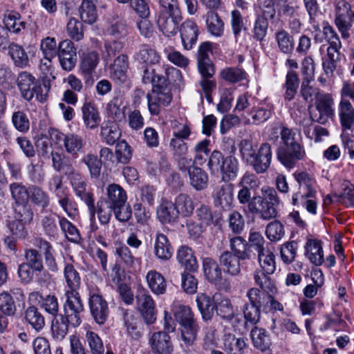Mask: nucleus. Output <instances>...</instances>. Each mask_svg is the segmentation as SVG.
Wrapping results in <instances>:
<instances>
[{
	"instance_id": "nucleus-1",
	"label": "nucleus",
	"mask_w": 354,
	"mask_h": 354,
	"mask_svg": "<svg viewBox=\"0 0 354 354\" xmlns=\"http://www.w3.org/2000/svg\"><path fill=\"white\" fill-rule=\"evenodd\" d=\"M271 131L270 140L277 139L279 133L281 136V142L277 151L278 160L286 167H293L305 156L303 146L296 140L295 133L287 127H274Z\"/></svg>"
},
{
	"instance_id": "nucleus-2",
	"label": "nucleus",
	"mask_w": 354,
	"mask_h": 354,
	"mask_svg": "<svg viewBox=\"0 0 354 354\" xmlns=\"http://www.w3.org/2000/svg\"><path fill=\"white\" fill-rule=\"evenodd\" d=\"M181 19L177 0H159L157 24L165 35L169 37L176 34L178 24Z\"/></svg>"
},
{
	"instance_id": "nucleus-3",
	"label": "nucleus",
	"mask_w": 354,
	"mask_h": 354,
	"mask_svg": "<svg viewBox=\"0 0 354 354\" xmlns=\"http://www.w3.org/2000/svg\"><path fill=\"white\" fill-rule=\"evenodd\" d=\"M230 240L231 251L222 252L218 257V262L223 272L231 276L237 277L241 273V261L250 260V255L247 252L241 250L243 247L240 242L236 241V244Z\"/></svg>"
},
{
	"instance_id": "nucleus-4",
	"label": "nucleus",
	"mask_w": 354,
	"mask_h": 354,
	"mask_svg": "<svg viewBox=\"0 0 354 354\" xmlns=\"http://www.w3.org/2000/svg\"><path fill=\"white\" fill-rule=\"evenodd\" d=\"M246 296L249 301L243 306L242 312L246 323L254 325L260 319L261 308L265 306L266 295L261 290L252 288L248 290Z\"/></svg>"
},
{
	"instance_id": "nucleus-5",
	"label": "nucleus",
	"mask_w": 354,
	"mask_h": 354,
	"mask_svg": "<svg viewBox=\"0 0 354 354\" xmlns=\"http://www.w3.org/2000/svg\"><path fill=\"white\" fill-rule=\"evenodd\" d=\"M65 297L64 313L62 315L70 322L71 326L77 328L82 324V313L84 310L82 299L77 291H66Z\"/></svg>"
},
{
	"instance_id": "nucleus-6",
	"label": "nucleus",
	"mask_w": 354,
	"mask_h": 354,
	"mask_svg": "<svg viewBox=\"0 0 354 354\" xmlns=\"http://www.w3.org/2000/svg\"><path fill=\"white\" fill-rule=\"evenodd\" d=\"M129 68L128 57L127 55H119L112 64V80L115 84V90H118L120 95L124 93L129 88V80L127 76Z\"/></svg>"
},
{
	"instance_id": "nucleus-7",
	"label": "nucleus",
	"mask_w": 354,
	"mask_h": 354,
	"mask_svg": "<svg viewBox=\"0 0 354 354\" xmlns=\"http://www.w3.org/2000/svg\"><path fill=\"white\" fill-rule=\"evenodd\" d=\"M148 109L153 115H158L164 106H168L172 95L169 86L153 87L151 93L147 94Z\"/></svg>"
},
{
	"instance_id": "nucleus-8",
	"label": "nucleus",
	"mask_w": 354,
	"mask_h": 354,
	"mask_svg": "<svg viewBox=\"0 0 354 354\" xmlns=\"http://www.w3.org/2000/svg\"><path fill=\"white\" fill-rule=\"evenodd\" d=\"M65 175L68 177L76 195L85 202L91 212H93L94 209L93 195L86 192V185L82 176L73 167H69L68 171H66Z\"/></svg>"
},
{
	"instance_id": "nucleus-9",
	"label": "nucleus",
	"mask_w": 354,
	"mask_h": 354,
	"mask_svg": "<svg viewBox=\"0 0 354 354\" xmlns=\"http://www.w3.org/2000/svg\"><path fill=\"white\" fill-rule=\"evenodd\" d=\"M333 104V99L330 94L322 95L315 102L317 112L310 115L312 120L324 124L335 115Z\"/></svg>"
},
{
	"instance_id": "nucleus-10",
	"label": "nucleus",
	"mask_w": 354,
	"mask_h": 354,
	"mask_svg": "<svg viewBox=\"0 0 354 354\" xmlns=\"http://www.w3.org/2000/svg\"><path fill=\"white\" fill-rule=\"evenodd\" d=\"M136 298L145 322L148 324H153L156 319L155 303L149 292L145 288L139 289Z\"/></svg>"
},
{
	"instance_id": "nucleus-11",
	"label": "nucleus",
	"mask_w": 354,
	"mask_h": 354,
	"mask_svg": "<svg viewBox=\"0 0 354 354\" xmlns=\"http://www.w3.org/2000/svg\"><path fill=\"white\" fill-rule=\"evenodd\" d=\"M294 178L298 183L299 188L304 189V193L301 192L293 194L292 198V204L297 205L299 203V199L313 197L315 193L314 185L315 179L306 171L295 172Z\"/></svg>"
},
{
	"instance_id": "nucleus-12",
	"label": "nucleus",
	"mask_w": 354,
	"mask_h": 354,
	"mask_svg": "<svg viewBox=\"0 0 354 354\" xmlns=\"http://www.w3.org/2000/svg\"><path fill=\"white\" fill-rule=\"evenodd\" d=\"M57 55L62 68L71 71L75 66L77 62L76 48L74 44L69 39L61 41L58 46Z\"/></svg>"
},
{
	"instance_id": "nucleus-13",
	"label": "nucleus",
	"mask_w": 354,
	"mask_h": 354,
	"mask_svg": "<svg viewBox=\"0 0 354 354\" xmlns=\"http://www.w3.org/2000/svg\"><path fill=\"white\" fill-rule=\"evenodd\" d=\"M230 240L232 243H236V241L240 242V245L243 246L240 250L247 252L250 255V259L254 258L256 256L255 253L253 252L252 249H254L257 254L266 250L264 248V238L259 232H250L248 242L241 236H236L230 239Z\"/></svg>"
},
{
	"instance_id": "nucleus-14",
	"label": "nucleus",
	"mask_w": 354,
	"mask_h": 354,
	"mask_svg": "<svg viewBox=\"0 0 354 354\" xmlns=\"http://www.w3.org/2000/svg\"><path fill=\"white\" fill-rule=\"evenodd\" d=\"M212 52L210 42H203L199 46L197 54L198 68L201 75L205 77H212L215 73L213 63L209 58V54Z\"/></svg>"
},
{
	"instance_id": "nucleus-15",
	"label": "nucleus",
	"mask_w": 354,
	"mask_h": 354,
	"mask_svg": "<svg viewBox=\"0 0 354 354\" xmlns=\"http://www.w3.org/2000/svg\"><path fill=\"white\" fill-rule=\"evenodd\" d=\"M272 157V148L267 142L262 143L257 149L250 166L257 174H263L269 168Z\"/></svg>"
},
{
	"instance_id": "nucleus-16",
	"label": "nucleus",
	"mask_w": 354,
	"mask_h": 354,
	"mask_svg": "<svg viewBox=\"0 0 354 354\" xmlns=\"http://www.w3.org/2000/svg\"><path fill=\"white\" fill-rule=\"evenodd\" d=\"M153 354H172L174 345L167 333L159 331L153 333L149 339Z\"/></svg>"
},
{
	"instance_id": "nucleus-17",
	"label": "nucleus",
	"mask_w": 354,
	"mask_h": 354,
	"mask_svg": "<svg viewBox=\"0 0 354 354\" xmlns=\"http://www.w3.org/2000/svg\"><path fill=\"white\" fill-rule=\"evenodd\" d=\"M233 190L234 185L231 183H224L216 187L212 195L215 206L229 209L234 201Z\"/></svg>"
},
{
	"instance_id": "nucleus-18",
	"label": "nucleus",
	"mask_w": 354,
	"mask_h": 354,
	"mask_svg": "<svg viewBox=\"0 0 354 354\" xmlns=\"http://www.w3.org/2000/svg\"><path fill=\"white\" fill-rule=\"evenodd\" d=\"M88 304L95 321L98 324H103L109 313L107 302L100 295L93 294L90 296Z\"/></svg>"
},
{
	"instance_id": "nucleus-19",
	"label": "nucleus",
	"mask_w": 354,
	"mask_h": 354,
	"mask_svg": "<svg viewBox=\"0 0 354 354\" xmlns=\"http://www.w3.org/2000/svg\"><path fill=\"white\" fill-rule=\"evenodd\" d=\"M180 33L184 48L189 50L197 41L198 27L194 21L187 19L180 25Z\"/></svg>"
},
{
	"instance_id": "nucleus-20",
	"label": "nucleus",
	"mask_w": 354,
	"mask_h": 354,
	"mask_svg": "<svg viewBox=\"0 0 354 354\" xmlns=\"http://www.w3.org/2000/svg\"><path fill=\"white\" fill-rule=\"evenodd\" d=\"M203 270L205 279L212 284H220L223 279V272L220 263L211 257L203 259Z\"/></svg>"
},
{
	"instance_id": "nucleus-21",
	"label": "nucleus",
	"mask_w": 354,
	"mask_h": 354,
	"mask_svg": "<svg viewBox=\"0 0 354 354\" xmlns=\"http://www.w3.org/2000/svg\"><path fill=\"white\" fill-rule=\"evenodd\" d=\"M338 115L344 130H350L354 124V108L351 102L342 97L338 106Z\"/></svg>"
},
{
	"instance_id": "nucleus-22",
	"label": "nucleus",
	"mask_w": 354,
	"mask_h": 354,
	"mask_svg": "<svg viewBox=\"0 0 354 354\" xmlns=\"http://www.w3.org/2000/svg\"><path fill=\"white\" fill-rule=\"evenodd\" d=\"M180 326V337L185 345L184 351L187 353L196 340L200 327L196 320Z\"/></svg>"
},
{
	"instance_id": "nucleus-23",
	"label": "nucleus",
	"mask_w": 354,
	"mask_h": 354,
	"mask_svg": "<svg viewBox=\"0 0 354 354\" xmlns=\"http://www.w3.org/2000/svg\"><path fill=\"white\" fill-rule=\"evenodd\" d=\"M36 80L30 73L23 71L18 75L17 86L24 99L30 101L32 99V89L35 88Z\"/></svg>"
},
{
	"instance_id": "nucleus-24",
	"label": "nucleus",
	"mask_w": 354,
	"mask_h": 354,
	"mask_svg": "<svg viewBox=\"0 0 354 354\" xmlns=\"http://www.w3.org/2000/svg\"><path fill=\"white\" fill-rule=\"evenodd\" d=\"M113 270H115V274L118 275L117 277L113 279V281L117 286L115 291L118 298L126 305H131L134 301V294L131 286L122 281L120 270L119 268L115 266Z\"/></svg>"
},
{
	"instance_id": "nucleus-25",
	"label": "nucleus",
	"mask_w": 354,
	"mask_h": 354,
	"mask_svg": "<svg viewBox=\"0 0 354 354\" xmlns=\"http://www.w3.org/2000/svg\"><path fill=\"white\" fill-rule=\"evenodd\" d=\"M7 50L15 66L24 68L29 66L28 55L22 46L12 42L8 45Z\"/></svg>"
},
{
	"instance_id": "nucleus-26",
	"label": "nucleus",
	"mask_w": 354,
	"mask_h": 354,
	"mask_svg": "<svg viewBox=\"0 0 354 354\" xmlns=\"http://www.w3.org/2000/svg\"><path fill=\"white\" fill-rule=\"evenodd\" d=\"M190 185L196 191L204 190L207 187L209 177L207 172L198 167L188 169Z\"/></svg>"
},
{
	"instance_id": "nucleus-27",
	"label": "nucleus",
	"mask_w": 354,
	"mask_h": 354,
	"mask_svg": "<svg viewBox=\"0 0 354 354\" xmlns=\"http://www.w3.org/2000/svg\"><path fill=\"white\" fill-rule=\"evenodd\" d=\"M84 124L86 128L94 129L97 128L100 122L98 111L91 102H86L82 107Z\"/></svg>"
},
{
	"instance_id": "nucleus-28",
	"label": "nucleus",
	"mask_w": 354,
	"mask_h": 354,
	"mask_svg": "<svg viewBox=\"0 0 354 354\" xmlns=\"http://www.w3.org/2000/svg\"><path fill=\"white\" fill-rule=\"evenodd\" d=\"M24 319L37 333L41 332L45 326L44 316L35 306L26 308L24 312Z\"/></svg>"
},
{
	"instance_id": "nucleus-29",
	"label": "nucleus",
	"mask_w": 354,
	"mask_h": 354,
	"mask_svg": "<svg viewBox=\"0 0 354 354\" xmlns=\"http://www.w3.org/2000/svg\"><path fill=\"white\" fill-rule=\"evenodd\" d=\"M3 23L7 30L14 34H19L26 27V22L21 15L15 11L5 13Z\"/></svg>"
},
{
	"instance_id": "nucleus-30",
	"label": "nucleus",
	"mask_w": 354,
	"mask_h": 354,
	"mask_svg": "<svg viewBox=\"0 0 354 354\" xmlns=\"http://www.w3.org/2000/svg\"><path fill=\"white\" fill-rule=\"evenodd\" d=\"M157 217L162 223L174 222L178 217V211L171 201H162L157 208Z\"/></svg>"
},
{
	"instance_id": "nucleus-31",
	"label": "nucleus",
	"mask_w": 354,
	"mask_h": 354,
	"mask_svg": "<svg viewBox=\"0 0 354 354\" xmlns=\"http://www.w3.org/2000/svg\"><path fill=\"white\" fill-rule=\"evenodd\" d=\"M196 303L202 318L205 321L212 319L216 308V302L212 298L207 294L201 293L196 297Z\"/></svg>"
},
{
	"instance_id": "nucleus-32",
	"label": "nucleus",
	"mask_w": 354,
	"mask_h": 354,
	"mask_svg": "<svg viewBox=\"0 0 354 354\" xmlns=\"http://www.w3.org/2000/svg\"><path fill=\"white\" fill-rule=\"evenodd\" d=\"M177 259L187 270L196 272L198 268V264L194 252L187 246H182L178 249Z\"/></svg>"
},
{
	"instance_id": "nucleus-33",
	"label": "nucleus",
	"mask_w": 354,
	"mask_h": 354,
	"mask_svg": "<svg viewBox=\"0 0 354 354\" xmlns=\"http://www.w3.org/2000/svg\"><path fill=\"white\" fill-rule=\"evenodd\" d=\"M30 297L37 299L38 298L41 299V306L44 310L52 315H59V306L57 301V298L54 295H48L43 297L39 292H33L30 293Z\"/></svg>"
},
{
	"instance_id": "nucleus-34",
	"label": "nucleus",
	"mask_w": 354,
	"mask_h": 354,
	"mask_svg": "<svg viewBox=\"0 0 354 354\" xmlns=\"http://www.w3.org/2000/svg\"><path fill=\"white\" fill-rule=\"evenodd\" d=\"M238 171V160L232 156L225 157L220 171L222 180L224 182L234 180L237 176Z\"/></svg>"
},
{
	"instance_id": "nucleus-35",
	"label": "nucleus",
	"mask_w": 354,
	"mask_h": 354,
	"mask_svg": "<svg viewBox=\"0 0 354 354\" xmlns=\"http://www.w3.org/2000/svg\"><path fill=\"white\" fill-rule=\"evenodd\" d=\"M250 337L253 346L261 351H266L271 345L270 335L264 328L255 326L250 331Z\"/></svg>"
},
{
	"instance_id": "nucleus-36",
	"label": "nucleus",
	"mask_w": 354,
	"mask_h": 354,
	"mask_svg": "<svg viewBox=\"0 0 354 354\" xmlns=\"http://www.w3.org/2000/svg\"><path fill=\"white\" fill-rule=\"evenodd\" d=\"M224 350L229 354H243L246 343L243 338L236 337L231 333L225 334L223 339Z\"/></svg>"
},
{
	"instance_id": "nucleus-37",
	"label": "nucleus",
	"mask_w": 354,
	"mask_h": 354,
	"mask_svg": "<svg viewBox=\"0 0 354 354\" xmlns=\"http://www.w3.org/2000/svg\"><path fill=\"white\" fill-rule=\"evenodd\" d=\"M205 18L208 32L216 37L221 36L224 31V23L218 13L213 10H209Z\"/></svg>"
},
{
	"instance_id": "nucleus-38",
	"label": "nucleus",
	"mask_w": 354,
	"mask_h": 354,
	"mask_svg": "<svg viewBox=\"0 0 354 354\" xmlns=\"http://www.w3.org/2000/svg\"><path fill=\"white\" fill-rule=\"evenodd\" d=\"M71 326L62 314L55 316L51 321V333L53 338L57 341H61L64 339L68 332V328Z\"/></svg>"
},
{
	"instance_id": "nucleus-39",
	"label": "nucleus",
	"mask_w": 354,
	"mask_h": 354,
	"mask_svg": "<svg viewBox=\"0 0 354 354\" xmlns=\"http://www.w3.org/2000/svg\"><path fill=\"white\" fill-rule=\"evenodd\" d=\"M299 78L296 71L289 70L286 76V81L283 86L285 89L284 99L290 101L294 99L299 85Z\"/></svg>"
},
{
	"instance_id": "nucleus-40",
	"label": "nucleus",
	"mask_w": 354,
	"mask_h": 354,
	"mask_svg": "<svg viewBox=\"0 0 354 354\" xmlns=\"http://www.w3.org/2000/svg\"><path fill=\"white\" fill-rule=\"evenodd\" d=\"M155 254L158 259L162 260H168L172 256V248L168 239L163 234L158 233L156 235Z\"/></svg>"
},
{
	"instance_id": "nucleus-41",
	"label": "nucleus",
	"mask_w": 354,
	"mask_h": 354,
	"mask_svg": "<svg viewBox=\"0 0 354 354\" xmlns=\"http://www.w3.org/2000/svg\"><path fill=\"white\" fill-rule=\"evenodd\" d=\"M146 279L151 290L156 295H162L165 292L167 283L164 277L156 270H150Z\"/></svg>"
},
{
	"instance_id": "nucleus-42",
	"label": "nucleus",
	"mask_w": 354,
	"mask_h": 354,
	"mask_svg": "<svg viewBox=\"0 0 354 354\" xmlns=\"http://www.w3.org/2000/svg\"><path fill=\"white\" fill-rule=\"evenodd\" d=\"M306 253L313 264L320 266L324 262V252L320 241L308 240L306 245Z\"/></svg>"
},
{
	"instance_id": "nucleus-43",
	"label": "nucleus",
	"mask_w": 354,
	"mask_h": 354,
	"mask_svg": "<svg viewBox=\"0 0 354 354\" xmlns=\"http://www.w3.org/2000/svg\"><path fill=\"white\" fill-rule=\"evenodd\" d=\"M173 314L180 325L196 320L189 306L174 302L171 306Z\"/></svg>"
},
{
	"instance_id": "nucleus-44",
	"label": "nucleus",
	"mask_w": 354,
	"mask_h": 354,
	"mask_svg": "<svg viewBox=\"0 0 354 354\" xmlns=\"http://www.w3.org/2000/svg\"><path fill=\"white\" fill-rule=\"evenodd\" d=\"M219 76L223 80L235 84L247 78V73L242 68L239 67H226L223 68Z\"/></svg>"
},
{
	"instance_id": "nucleus-45",
	"label": "nucleus",
	"mask_w": 354,
	"mask_h": 354,
	"mask_svg": "<svg viewBox=\"0 0 354 354\" xmlns=\"http://www.w3.org/2000/svg\"><path fill=\"white\" fill-rule=\"evenodd\" d=\"M81 20L88 24H94L97 18L95 5L91 1H83L79 8Z\"/></svg>"
},
{
	"instance_id": "nucleus-46",
	"label": "nucleus",
	"mask_w": 354,
	"mask_h": 354,
	"mask_svg": "<svg viewBox=\"0 0 354 354\" xmlns=\"http://www.w3.org/2000/svg\"><path fill=\"white\" fill-rule=\"evenodd\" d=\"M174 205L178 214L183 216H190L194 209V203L189 195L180 194L176 198Z\"/></svg>"
},
{
	"instance_id": "nucleus-47",
	"label": "nucleus",
	"mask_w": 354,
	"mask_h": 354,
	"mask_svg": "<svg viewBox=\"0 0 354 354\" xmlns=\"http://www.w3.org/2000/svg\"><path fill=\"white\" fill-rule=\"evenodd\" d=\"M29 198L35 205L41 207L43 209L46 208L50 204L48 194L41 187L36 185L29 187Z\"/></svg>"
},
{
	"instance_id": "nucleus-48",
	"label": "nucleus",
	"mask_w": 354,
	"mask_h": 354,
	"mask_svg": "<svg viewBox=\"0 0 354 354\" xmlns=\"http://www.w3.org/2000/svg\"><path fill=\"white\" fill-rule=\"evenodd\" d=\"M275 38L279 50L285 54L293 52L295 42L292 36L285 30H280L275 33Z\"/></svg>"
},
{
	"instance_id": "nucleus-49",
	"label": "nucleus",
	"mask_w": 354,
	"mask_h": 354,
	"mask_svg": "<svg viewBox=\"0 0 354 354\" xmlns=\"http://www.w3.org/2000/svg\"><path fill=\"white\" fill-rule=\"evenodd\" d=\"M215 310L222 319L232 321L235 317L232 304L227 297H223L219 301L216 302Z\"/></svg>"
},
{
	"instance_id": "nucleus-50",
	"label": "nucleus",
	"mask_w": 354,
	"mask_h": 354,
	"mask_svg": "<svg viewBox=\"0 0 354 354\" xmlns=\"http://www.w3.org/2000/svg\"><path fill=\"white\" fill-rule=\"evenodd\" d=\"M115 218L120 222L123 223L124 228L121 230V232L127 229V222L131 218L132 210L129 203H121L112 205Z\"/></svg>"
},
{
	"instance_id": "nucleus-51",
	"label": "nucleus",
	"mask_w": 354,
	"mask_h": 354,
	"mask_svg": "<svg viewBox=\"0 0 354 354\" xmlns=\"http://www.w3.org/2000/svg\"><path fill=\"white\" fill-rule=\"evenodd\" d=\"M268 25V19L257 15L252 28L253 39L263 41L267 35Z\"/></svg>"
},
{
	"instance_id": "nucleus-52",
	"label": "nucleus",
	"mask_w": 354,
	"mask_h": 354,
	"mask_svg": "<svg viewBox=\"0 0 354 354\" xmlns=\"http://www.w3.org/2000/svg\"><path fill=\"white\" fill-rule=\"evenodd\" d=\"M340 59L339 49H327V58L322 63L323 68L326 75H333Z\"/></svg>"
},
{
	"instance_id": "nucleus-53",
	"label": "nucleus",
	"mask_w": 354,
	"mask_h": 354,
	"mask_svg": "<svg viewBox=\"0 0 354 354\" xmlns=\"http://www.w3.org/2000/svg\"><path fill=\"white\" fill-rule=\"evenodd\" d=\"M26 264L32 268L35 272H41L44 270L41 254L37 249L30 248L25 252Z\"/></svg>"
},
{
	"instance_id": "nucleus-54",
	"label": "nucleus",
	"mask_w": 354,
	"mask_h": 354,
	"mask_svg": "<svg viewBox=\"0 0 354 354\" xmlns=\"http://www.w3.org/2000/svg\"><path fill=\"white\" fill-rule=\"evenodd\" d=\"M57 217L58 216L55 214H48L41 218V225L43 231L49 237H56L58 235Z\"/></svg>"
},
{
	"instance_id": "nucleus-55",
	"label": "nucleus",
	"mask_w": 354,
	"mask_h": 354,
	"mask_svg": "<svg viewBox=\"0 0 354 354\" xmlns=\"http://www.w3.org/2000/svg\"><path fill=\"white\" fill-rule=\"evenodd\" d=\"M259 263L262 268V272L266 274H272L276 268L274 255L269 250H264L257 254Z\"/></svg>"
},
{
	"instance_id": "nucleus-56",
	"label": "nucleus",
	"mask_w": 354,
	"mask_h": 354,
	"mask_svg": "<svg viewBox=\"0 0 354 354\" xmlns=\"http://www.w3.org/2000/svg\"><path fill=\"white\" fill-rule=\"evenodd\" d=\"M10 190L12 198L16 203L24 205L29 198V189L21 183H14L10 185Z\"/></svg>"
},
{
	"instance_id": "nucleus-57",
	"label": "nucleus",
	"mask_w": 354,
	"mask_h": 354,
	"mask_svg": "<svg viewBox=\"0 0 354 354\" xmlns=\"http://www.w3.org/2000/svg\"><path fill=\"white\" fill-rule=\"evenodd\" d=\"M136 59L142 63L155 64L159 62L160 56L154 49L144 45L137 53Z\"/></svg>"
},
{
	"instance_id": "nucleus-58",
	"label": "nucleus",
	"mask_w": 354,
	"mask_h": 354,
	"mask_svg": "<svg viewBox=\"0 0 354 354\" xmlns=\"http://www.w3.org/2000/svg\"><path fill=\"white\" fill-rule=\"evenodd\" d=\"M64 147L68 153L75 155L81 151L83 147V140L78 135L68 133L66 135Z\"/></svg>"
},
{
	"instance_id": "nucleus-59",
	"label": "nucleus",
	"mask_w": 354,
	"mask_h": 354,
	"mask_svg": "<svg viewBox=\"0 0 354 354\" xmlns=\"http://www.w3.org/2000/svg\"><path fill=\"white\" fill-rule=\"evenodd\" d=\"M64 274L67 286L71 289L70 291H76L75 290L80 285V277L74 266L70 263L66 264Z\"/></svg>"
},
{
	"instance_id": "nucleus-60",
	"label": "nucleus",
	"mask_w": 354,
	"mask_h": 354,
	"mask_svg": "<svg viewBox=\"0 0 354 354\" xmlns=\"http://www.w3.org/2000/svg\"><path fill=\"white\" fill-rule=\"evenodd\" d=\"M342 192L340 194H333V196L337 198V201L346 206L354 205V188L348 181H344L342 184Z\"/></svg>"
},
{
	"instance_id": "nucleus-61",
	"label": "nucleus",
	"mask_w": 354,
	"mask_h": 354,
	"mask_svg": "<svg viewBox=\"0 0 354 354\" xmlns=\"http://www.w3.org/2000/svg\"><path fill=\"white\" fill-rule=\"evenodd\" d=\"M40 48L42 51L44 57L49 62L52 59L57 56L58 52V48L57 47V42L53 37H46L42 39Z\"/></svg>"
},
{
	"instance_id": "nucleus-62",
	"label": "nucleus",
	"mask_w": 354,
	"mask_h": 354,
	"mask_svg": "<svg viewBox=\"0 0 354 354\" xmlns=\"http://www.w3.org/2000/svg\"><path fill=\"white\" fill-rule=\"evenodd\" d=\"M242 158L250 165L257 151V146L251 139H243L239 145Z\"/></svg>"
},
{
	"instance_id": "nucleus-63",
	"label": "nucleus",
	"mask_w": 354,
	"mask_h": 354,
	"mask_svg": "<svg viewBox=\"0 0 354 354\" xmlns=\"http://www.w3.org/2000/svg\"><path fill=\"white\" fill-rule=\"evenodd\" d=\"M266 233L271 241H279L285 235L284 227L279 221H274L268 224Z\"/></svg>"
},
{
	"instance_id": "nucleus-64",
	"label": "nucleus",
	"mask_w": 354,
	"mask_h": 354,
	"mask_svg": "<svg viewBox=\"0 0 354 354\" xmlns=\"http://www.w3.org/2000/svg\"><path fill=\"white\" fill-rule=\"evenodd\" d=\"M66 32L73 40H82L84 37L82 24L74 17L71 18L66 26Z\"/></svg>"
}]
</instances>
